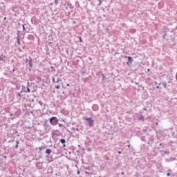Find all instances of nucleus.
<instances>
[{"label":"nucleus","mask_w":177,"mask_h":177,"mask_svg":"<svg viewBox=\"0 0 177 177\" xmlns=\"http://www.w3.org/2000/svg\"><path fill=\"white\" fill-rule=\"evenodd\" d=\"M84 120H86V121H87L88 126L90 127H93L94 121L92 119V118H85Z\"/></svg>","instance_id":"nucleus-2"},{"label":"nucleus","mask_w":177,"mask_h":177,"mask_svg":"<svg viewBox=\"0 0 177 177\" xmlns=\"http://www.w3.org/2000/svg\"><path fill=\"white\" fill-rule=\"evenodd\" d=\"M4 20H6V17L4 18Z\"/></svg>","instance_id":"nucleus-32"},{"label":"nucleus","mask_w":177,"mask_h":177,"mask_svg":"<svg viewBox=\"0 0 177 177\" xmlns=\"http://www.w3.org/2000/svg\"><path fill=\"white\" fill-rule=\"evenodd\" d=\"M23 30H26V28L24 27V25H23Z\"/></svg>","instance_id":"nucleus-20"},{"label":"nucleus","mask_w":177,"mask_h":177,"mask_svg":"<svg viewBox=\"0 0 177 177\" xmlns=\"http://www.w3.org/2000/svg\"><path fill=\"white\" fill-rule=\"evenodd\" d=\"M164 88H167V84H164Z\"/></svg>","instance_id":"nucleus-19"},{"label":"nucleus","mask_w":177,"mask_h":177,"mask_svg":"<svg viewBox=\"0 0 177 177\" xmlns=\"http://www.w3.org/2000/svg\"><path fill=\"white\" fill-rule=\"evenodd\" d=\"M19 96H21V94H18Z\"/></svg>","instance_id":"nucleus-29"},{"label":"nucleus","mask_w":177,"mask_h":177,"mask_svg":"<svg viewBox=\"0 0 177 177\" xmlns=\"http://www.w3.org/2000/svg\"><path fill=\"white\" fill-rule=\"evenodd\" d=\"M30 67H32V65H31V64H30Z\"/></svg>","instance_id":"nucleus-28"},{"label":"nucleus","mask_w":177,"mask_h":177,"mask_svg":"<svg viewBox=\"0 0 177 177\" xmlns=\"http://www.w3.org/2000/svg\"><path fill=\"white\" fill-rule=\"evenodd\" d=\"M27 92L30 93V90L29 88H27Z\"/></svg>","instance_id":"nucleus-17"},{"label":"nucleus","mask_w":177,"mask_h":177,"mask_svg":"<svg viewBox=\"0 0 177 177\" xmlns=\"http://www.w3.org/2000/svg\"><path fill=\"white\" fill-rule=\"evenodd\" d=\"M59 82H62V79H60V77L57 78V81L55 82V84H59Z\"/></svg>","instance_id":"nucleus-4"},{"label":"nucleus","mask_w":177,"mask_h":177,"mask_svg":"<svg viewBox=\"0 0 177 177\" xmlns=\"http://www.w3.org/2000/svg\"><path fill=\"white\" fill-rule=\"evenodd\" d=\"M138 120H139L140 121H144V120H145V118H144L142 115H141V116L138 118Z\"/></svg>","instance_id":"nucleus-6"},{"label":"nucleus","mask_w":177,"mask_h":177,"mask_svg":"<svg viewBox=\"0 0 177 177\" xmlns=\"http://www.w3.org/2000/svg\"><path fill=\"white\" fill-rule=\"evenodd\" d=\"M17 44H20V39L19 38L17 39Z\"/></svg>","instance_id":"nucleus-14"},{"label":"nucleus","mask_w":177,"mask_h":177,"mask_svg":"<svg viewBox=\"0 0 177 177\" xmlns=\"http://www.w3.org/2000/svg\"><path fill=\"white\" fill-rule=\"evenodd\" d=\"M55 5H57V3H59V1L57 0H55Z\"/></svg>","instance_id":"nucleus-13"},{"label":"nucleus","mask_w":177,"mask_h":177,"mask_svg":"<svg viewBox=\"0 0 177 177\" xmlns=\"http://www.w3.org/2000/svg\"><path fill=\"white\" fill-rule=\"evenodd\" d=\"M80 42H82V39H81V37H80Z\"/></svg>","instance_id":"nucleus-24"},{"label":"nucleus","mask_w":177,"mask_h":177,"mask_svg":"<svg viewBox=\"0 0 177 177\" xmlns=\"http://www.w3.org/2000/svg\"><path fill=\"white\" fill-rule=\"evenodd\" d=\"M58 126L59 127V128H62V127H63V124H58Z\"/></svg>","instance_id":"nucleus-12"},{"label":"nucleus","mask_w":177,"mask_h":177,"mask_svg":"<svg viewBox=\"0 0 177 177\" xmlns=\"http://www.w3.org/2000/svg\"><path fill=\"white\" fill-rule=\"evenodd\" d=\"M171 175L170 173H167V176H169Z\"/></svg>","instance_id":"nucleus-18"},{"label":"nucleus","mask_w":177,"mask_h":177,"mask_svg":"<svg viewBox=\"0 0 177 177\" xmlns=\"http://www.w3.org/2000/svg\"><path fill=\"white\" fill-rule=\"evenodd\" d=\"M144 110H146V109L145 108Z\"/></svg>","instance_id":"nucleus-35"},{"label":"nucleus","mask_w":177,"mask_h":177,"mask_svg":"<svg viewBox=\"0 0 177 177\" xmlns=\"http://www.w3.org/2000/svg\"><path fill=\"white\" fill-rule=\"evenodd\" d=\"M163 39H165V35L163 36Z\"/></svg>","instance_id":"nucleus-22"},{"label":"nucleus","mask_w":177,"mask_h":177,"mask_svg":"<svg viewBox=\"0 0 177 177\" xmlns=\"http://www.w3.org/2000/svg\"><path fill=\"white\" fill-rule=\"evenodd\" d=\"M50 124L51 125H57L59 124V119L57 117H52L50 119Z\"/></svg>","instance_id":"nucleus-1"},{"label":"nucleus","mask_w":177,"mask_h":177,"mask_svg":"<svg viewBox=\"0 0 177 177\" xmlns=\"http://www.w3.org/2000/svg\"><path fill=\"white\" fill-rule=\"evenodd\" d=\"M4 59L3 57H0V62H3Z\"/></svg>","instance_id":"nucleus-10"},{"label":"nucleus","mask_w":177,"mask_h":177,"mask_svg":"<svg viewBox=\"0 0 177 177\" xmlns=\"http://www.w3.org/2000/svg\"><path fill=\"white\" fill-rule=\"evenodd\" d=\"M86 169H89V167H86Z\"/></svg>","instance_id":"nucleus-27"},{"label":"nucleus","mask_w":177,"mask_h":177,"mask_svg":"<svg viewBox=\"0 0 177 177\" xmlns=\"http://www.w3.org/2000/svg\"><path fill=\"white\" fill-rule=\"evenodd\" d=\"M64 147H66V145H64Z\"/></svg>","instance_id":"nucleus-31"},{"label":"nucleus","mask_w":177,"mask_h":177,"mask_svg":"<svg viewBox=\"0 0 177 177\" xmlns=\"http://www.w3.org/2000/svg\"><path fill=\"white\" fill-rule=\"evenodd\" d=\"M128 58V62H131L132 60V57H127Z\"/></svg>","instance_id":"nucleus-8"},{"label":"nucleus","mask_w":177,"mask_h":177,"mask_svg":"<svg viewBox=\"0 0 177 177\" xmlns=\"http://www.w3.org/2000/svg\"><path fill=\"white\" fill-rule=\"evenodd\" d=\"M12 71H15V69H13Z\"/></svg>","instance_id":"nucleus-34"},{"label":"nucleus","mask_w":177,"mask_h":177,"mask_svg":"<svg viewBox=\"0 0 177 177\" xmlns=\"http://www.w3.org/2000/svg\"><path fill=\"white\" fill-rule=\"evenodd\" d=\"M39 104H40V106H42V102L39 101Z\"/></svg>","instance_id":"nucleus-15"},{"label":"nucleus","mask_w":177,"mask_h":177,"mask_svg":"<svg viewBox=\"0 0 177 177\" xmlns=\"http://www.w3.org/2000/svg\"><path fill=\"white\" fill-rule=\"evenodd\" d=\"M118 154H121V151H118Z\"/></svg>","instance_id":"nucleus-26"},{"label":"nucleus","mask_w":177,"mask_h":177,"mask_svg":"<svg viewBox=\"0 0 177 177\" xmlns=\"http://www.w3.org/2000/svg\"><path fill=\"white\" fill-rule=\"evenodd\" d=\"M60 142H61V143L64 144V143H66V140H64V139H61V140H60Z\"/></svg>","instance_id":"nucleus-7"},{"label":"nucleus","mask_w":177,"mask_h":177,"mask_svg":"<svg viewBox=\"0 0 177 177\" xmlns=\"http://www.w3.org/2000/svg\"><path fill=\"white\" fill-rule=\"evenodd\" d=\"M53 82H55L56 83V80H55V77L53 78Z\"/></svg>","instance_id":"nucleus-16"},{"label":"nucleus","mask_w":177,"mask_h":177,"mask_svg":"<svg viewBox=\"0 0 177 177\" xmlns=\"http://www.w3.org/2000/svg\"><path fill=\"white\" fill-rule=\"evenodd\" d=\"M156 88H159L160 87H159V86H157Z\"/></svg>","instance_id":"nucleus-33"},{"label":"nucleus","mask_w":177,"mask_h":177,"mask_svg":"<svg viewBox=\"0 0 177 177\" xmlns=\"http://www.w3.org/2000/svg\"><path fill=\"white\" fill-rule=\"evenodd\" d=\"M28 86H30V82H28Z\"/></svg>","instance_id":"nucleus-25"},{"label":"nucleus","mask_w":177,"mask_h":177,"mask_svg":"<svg viewBox=\"0 0 177 177\" xmlns=\"http://www.w3.org/2000/svg\"><path fill=\"white\" fill-rule=\"evenodd\" d=\"M106 78V76L104 75H102V81H104V79Z\"/></svg>","instance_id":"nucleus-11"},{"label":"nucleus","mask_w":177,"mask_h":177,"mask_svg":"<svg viewBox=\"0 0 177 177\" xmlns=\"http://www.w3.org/2000/svg\"><path fill=\"white\" fill-rule=\"evenodd\" d=\"M121 175H124V171H122V172L121 173Z\"/></svg>","instance_id":"nucleus-23"},{"label":"nucleus","mask_w":177,"mask_h":177,"mask_svg":"<svg viewBox=\"0 0 177 177\" xmlns=\"http://www.w3.org/2000/svg\"><path fill=\"white\" fill-rule=\"evenodd\" d=\"M79 174H80V171H77V174H78V175H79Z\"/></svg>","instance_id":"nucleus-30"},{"label":"nucleus","mask_w":177,"mask_h":177,"mask_svg":"<svg viewBox=\"0 0 177 177\" xmlns=\"http://www.w3.org/2000/svg\"><path fill=\"white\" fill-rule=\"evenodd\" d=\"M66 86H70V84H67Z\"/></svg>","instance_id":"nucleus-21"},{"label":"nucleus","mask_w":177,"mask_h":177,"mask_svg":"<svg viewBox=\"0 0 177 177\" xmlns=\"http://www.w3.org/2000/svg\"><path fill=\"white\" fill-rule=\"evenodd\" d=\"M93 111H97L99 110V106L97 104H93L92 106Z\"/></svg>","instance_id":"nucleus-3"},{"label":"nucleus","mask_w":177,"mask_h":177,"mask_svg":"<svg viewBox=\"0 0 177 177\" xmlns=\"http://www.w3.org/2000/svg\"><path fill=\"white\" fill-rule=\"evenodd\" d=\"M46 154H50V153H52V150L46 149Z\"/></svg>","instance_id":"nucleus-5"},{"label":"nucleus","mask_w":177,"mask_h":177,"mask_svg":"<svg viewBox=\"0 0 177 177\" xmlns=\"http://www.w3.org/2000/svg\"><path fill=\"white\" fill-rule=\"evenodd\" d=\"M56 89H60V85H57L55 86Z\"/></svg>","instance_id":"nucleus-9"}]
</instances>
